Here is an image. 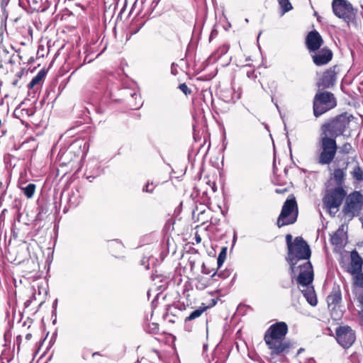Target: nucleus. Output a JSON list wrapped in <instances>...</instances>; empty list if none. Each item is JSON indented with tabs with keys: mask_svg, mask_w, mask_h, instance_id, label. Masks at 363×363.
I'll return each instance as SVG.
<instances>
[{
	"mask_svg": "<svg viewBox=\"0 0 363 363\" xmlns=\"http://www.w3.org/2000/svg\"><path fill=\"white\" fill-rule=\"evenodd\" d=\"M139 29H140V28H138L137 29V30H133L132 28H131L130 30V33L131 35L135 34L139 30Z\"/></svg>",
	"mask_w": 363,
	"mask_h": 363,
	"instance_id": "ea45409f",
	"label": "nucleus"
},
{
	"mask_svg": "<svg viewBox=\"0 0 363 363\" xmlns=\"http://www.w3.org/2000/svg\"><path fill=\"white\" fill-rule=\"evenodd\" d=\"M81 202V198L79 195V191L76 189L75 191L72 190L69 194L68 203L69 207H76Z\"/></svg>",
	"mask_w": 363,
	"mask_h": 363,
	"instance_id": "412c9836",
	"label": "nucleus"
},
{
	"mask_svg": "<svg viewBox=\"0 0 363 363\" xmlns=\"http://www.w3.org/2000/svg\"><path fill=\"white\" fill-rule=\"evenodd\" d=\"M213 35H215V33H213V31H212L211 33L210 40H211V38L213 37Z\"/></svg>",
	"mask_w": 363,
	"mask_h": 363,
	"instance_id": "79ce46f5",
	"label": "nucleus"
},
{
	"mask_svg": "<svg viewBox=\"0 0 363 363\" xmlns=\"http://www.w3.org/2000/svg\"><path fill=\"white\" fill-rule=\"evenodd\" d=\"M342 300V293L339 286H335L333 288L332 291L327 297V303L328 307L335 306L340 303Z\"/></svg>",
	"mask_w": 363,
	"mask_h": 363,
	"instance_id": "f3484780",
	"label": "nucleus"
},
{
	"mask_svg": "<svg viewBox=\"0 0 363 363\" xmlns=\"http://www.w3.org/2000/svg\"><path fill=\"white\" fill-rule=\"evenodd\" d=\"M351 262L348 268V272L351 274H358L362 272L363 260L356 250H353L350 255Z\"/></svg>",
	"mask_w": 363,
	"mask_h": 363,
	"instance_id": "dca6fc26",
	"label": "nucleus"
},
{
	"mask_svg": "<svg viewBox=\"0 0 363 363\" xmlns=\"http://www.w3.org/2000/svg\"><path fill=\"white\" fill-rule=\"evenodd\" d=\"M346 178V172L343 169H335L330 177L333 182L336 185L335 187H343Z\"/></svg>",
	"mask_w": 363,
	"mask_h": 363,
	"instance_id": "6ab92c4d",
	"label": "nucleus"
},
{
	"mask_svg": "<svg viewBox=\"0 0 363 363\" xmlns=\"http://www.w3.org/2000/svg\"><path fill=\"white\" fill-rule=\"evenodd\" d=\"M213 35H215V33H213V31H212L211 33L210 40H211V38L213 37Z\"/></svg>",
	"mask_w": 363,
	"mask_h": 363,
	"instance_id": "a19ab883",
	"label": "nucleus"
},
{
	"mask_svg": "<svg viewBox=\"0 0 363 363\" xmlns=\"http://www.w3.org/2000/svg\"><path fill=\"white\" fill-rule=\"evenodd\" d=\"M298 210L295 197L291 196L288 198L281 208V211L277 218V226L281 228L284 225L294 224L298 218Z\"/></svg>",
	"mask_w": 363,
	"mask_h": 363,
	"instance_id": "7ed1b4c3",
	"label": "nucleus"
},
{
	"mask_svg": "<svg viewBox=\"0 0 363 363\" xmlns=\"http://www.w3.org/2000/svg\"><path fill=\"white\" fill-rule=\"evenodd\" d=\"M47 74L45 69H41L38 73L31 79L28 85V89H33L36 85L40 84V82L44 79Z\"/></svg>",
	"mask_w": 363,
	"mask_h": 363,
	"instance_id": "aec40b11",
	"label": "nucleus"
},
{
	"mask_svg": "<svg viewBox=\"0 0 363 363\" xmlns=\"http://www.w3.org/2000/svg\"><path fill=\"white\" fill-rule=\"evenodd\" d=\"M360 220H361L362 228H363V216H362V218Z\"/></svg>",
	"mask_w": 363,
	"mask_h": 363,
	"instance_id": "a18cd8bd",
	"label": "nucleus"
},
{
	"mask_svg": "<svg viewBox=\"0 0 363 363\" xmlns=\"http://www.w3.org/2000/svg\"><path fill=\"white\" fill-rule=\"evenodd\" d=\"M155 187V186L153 184L152 182H148L143 188V191L147 193H152Z\"/></svg>",
	"mask_w": 363,
	"mask_h": 363,
	"instance_id": "c85d7f7f",
	"label": "nucleus"
},
{
	"mask_svg": "<svg viewBox=\"0 0 363 363\" xmlns=\"http://www.w3.org/2000/svg\"><path fill=\"white\" fill-rule=\"evenodd\" d=\"M362 203V195L359 191H354L347 197L343 207V213L345 215L353 218L359 214Z\"/></svg>",
	"mask_w": 363,
	"mask_h": 363,
	"instance_id": "9d476101",
	"label": "nucleus"
},
{
	"mask_svg": "<svg viewBox=\"0 0 363 363\" xmlns=\"http://www.w3.org/2000/svg\"><path fill=\"white\" fill-rule=\"evenodd\" d=\"M216 276V272H215L213 275H212V277H215Z\"/></svg>",
	"mask_w": 363,
	"mask_h": 363,
	"instance_id": "49530a36",
	"label": "nucleus"
},
{
	"mask_svg": "<svg viewBox=\"0 0 363 363\" xmlns=\"http://www.w3.org/2000/svg\"><path fill=\"white\" fill-rule=\"evenodd\" d=\"M288 332V326L284 322H279L272 325L266 331L264 337L271 339H284Z\"/></svg>",
	"mask_w": 363,
	"mask_h": 363,
	"instance_id": "9b49d317",
	"label": "nucleus"
},
{
	"mask_svg": "<svg viewBox=\"0 0 363 363\" xmlns=\"http://www.w3.org/2000/svg\"><path fill=\"white\" fill-rule=\"evenodd\" d=\"M331 243L335 246H340L342 244V232L337 230L330 239Z\"/></svg>",
	"mask_w": 363,
	"mask_h": 363,
	"instance_id": "393cba45",
	"label": "nucleus"
},
{
	"mask_svg": "<svg viewBox=\"0 0 363 363\" xmlns=\"http://www.w3.org/2000/svg\"><path fill=\"white\" fill-rule=\"evenodd\" d=\"M195 240H196V243H200L201 242V238H200V236L198 234H196Z\"/></svg>",
	"mask_w": 363,
	"mask_h": 363,
	"instance_id": "4c0bfd02",
	"label": "nucleus"
},
{
	"mask_svg": "<svg viewBox=\"0 0 363 363\" xmlns=\"http://www.w3.org/2000/svg\"><path fill=\"white\" fill-rule=\"evenodd\" d=\"M337 105L333 94L329 91L317 93L313 99V114L319 117Z\"/></svg>",
	"mask_w": 363,
	"mask_h": 363,
	"instance_id": "423d86ee",
	"label": "nucleus"
},
{
	"mask_svg": "<svg viewBox=\"0 0 363 363\" xmlns=\"http://www.w3.org/2000/svg\"><path fill=\"white\" fill-rule=\"evenodd\" d=\"M171 72H172V74H174V75H175L177 74V70L174 68V63L172 64Z\"/></svg>",
	"mask_w": 363,
	"mask_h": 363,
	"instance_id": "e433bc0d",
	"label": "nucleus"
},
{
	"mask_svg": "<svg viewBox=\"0 0 363 363\" xmlns=\"http://www.w3.org/2000/svg\"><path fill=\"white\" fill-rule=\"evenodd\" d=\"M20 188L28 199H31L35 194L36 185L33 183H30L26 186H21Z\"/></svg>",
	"mask_w": 363,
	"mask_h": 363,
	"instance_id": "4be33fe9",
	"label": "nucleus"
},
{
	"mask_svg": "<svg viewBox=\"0 0 363 363\" xmlns=\"http://www.w3.org/2000/svg\"><path fill=\"white\" fill-rule=\"evenodd\" d=\"M351 174L353 179L355 180L358 182L363 181V170L359 164H357L354 167L352 171L351 172Z\"/></svg>",
	"mask_w": 363,
	"mask_h": 363,
	"instance_id": "5701e85b",
	"label": "nucleus"
},
{
	"mask_svg": "<svg viewBox=\"0 0 363 363\" xmlns=\"http://www.w3.org/2000/svg\"><path fill=\"white\" fill-rule=\"evenodd\" d=\"M152 325L153 326V327H152V329L153 332H157L158 330V325H157V324L152 323Z\"/></svg>",
	"mask_w": 363,
	"mask_h": 363,
	"instance_id": "58836bf2",
	"label": "nucleus"
},
{
	"mask_svg": "<svg viewBox=\"0 0 363 363\" xmlns=\"http://www.w3.org/2000/svg\"><path fill=\"white\" fill-rule=\"evenodd\" d=\"M292 235L290 234H288L286 235V242L287 244L288 250L290 249V247L294 245V241H292Z\"/></svg>",
	"mask_w": 363,
	"mask_h": 363,
	"instance_id": "2f4dec72",
	"label": "nucleus"
},
{
	"mask_svg": "<svg viewBox=\"0 0 363 363\" xmlns=\"http://www.w3.org/2000/svg\"><path fill=\"white\" fill-rule=\"evenodd\" d=\"M337 79V73L335 67L330 68L326 70L320 81L318 82V86L321 89H327L333 86Z\"/></svg>",
	"mask_w": 363,
	"mask_h": 363,
	"instance_id": "4468645a",
	"label": "nucleus"
},
{
	"mask_svg": "<svg viewBox=\"0 0 363 363\" xmlns=\"http://www.w3.org/2000/svg\"><path fill=\"white\" fill-rule=\"evenodd\" d=\"M206 308H207V307L204 306V307H200V308L193 311L189 314V315L185 318V321H190V320H192L194 319L199 318L206 311Z\"/></svg>",
	"mask_w": 363,
	"mask_h": 363,
	"instance_id": "b1692460",
	"label": "nucleus"
},
{
	"mask_svg": "<svg viewBox=\"0 0 363 363\" xmlns=\"http://www.w3.org/2000/svg\"><path fill=\"white\" fill-rule=\"evenodd\" d=\"M311 255V249L307 242L301 237L295 238L294 245L290 247L286 257L290 264L291 272L295 273L296 265L301 261H309Z\"/></svg>",
	"mask_w": 363,
	"mask_h": 363,
	"instance_id": "f257e3e1",
	"label": "nucleus"
},
{
	"mask_svg": "<svg viewBox=\"0 0 363 363\" xmlns=\"http://www.w3.org/2000/svg\"><path fill=\"white\" fill-rule=\"evenodd\" d=\"M298 287L308 303L313 306H315L318 301L313 286L311 284H308L307 286Z\"/></svg>",
	"mask_w": 363,
	"mask_h": 363,
	"instance_id": "a211bd4d",
	"label": "nucleus"
},
{
	"mask_svg": "<svg viewBox=\"0 0 363 363\" xmlns=\"http://www.w3.org/2000/svg\"><path fill=\"white\" fill-rule=\"evenodd\" d=\"M335 339L343 348L348 349L355 342L356 334L351 327L340 325L335 330Z\"/></svg>",
	"mask_w": 363,
	"mask_h": 363,
	"instance_id": "1a4fd4ad",
	"label": "nucleus"
},
{
	"mask_svg": "<svg viewBox=\"0 0 363 363\" xmlns=\"http://www.w3.org/2000/svg\"><path fill=\"white\" fill-rule=\"evenodd\" d=\"M350 123L346 114H341L321 126V135L335 139L343 134Z\"/></svg>",
	"mask_w": 363,
	"mask_h": 363,
	"instance_id": "f03ea898",
	"label": "nucleus"
},
{
	"mask_svg": "<svg viewBox=\"0 0 363 363\" xmlns=\"http://www.w3.org/2000/svg\"><path fill=\"white\" fill-rule=\"evenodd\" d=\"M226 252H227L226 247H223L221 251L220 252L218 259H217L218 267H220L223 265V262H225V258H226Z\"/></svg>",
	"mask_w": 363,
	"mask_h": 363,
	"instance_id": "bb28decb",
	"label": "nucleus"
},
{
	"mask_svg": "<svg viewBox=\"0 0 363 363\" xmlns=\"http://www.w3.org/2000/svg\"><path fill=\"white\" fill-rule=\"evenodd\" d=\"M357 300L362 306H363V289L357 293Z\"/></svg>",
	"mask_w": 363,
	"mask_h": 363,
	"instance_id": "72a5a7b5",
	"label": "nucleus"
},
{
	"mask_svg": "<svg viewBox=\"0 0 363 363\" xmlns=\"http://www.w3.org/2000/svg\"><path fill=\"white\" fill-rule=\"evenodd\" d=\"M247 76L249 78L254 79L256 77L255 75V71L254 70H250L247 72Z\"/></svg>",
	"mask_w": 363,
	"mask_h": 363,
	"instance_id": "f704fd0d",
	"label": "nucleus"
},
{
	"mask_svg": "<svg viewBox=\"0 0 363 363\" xmlns=\"http://www.w3.org/2000/svg\"><path fill=\"white\" fill-rule=\"evenodd\" d=\"M320 152L317 159L318 164L321 165L330 164L334 160L337 152V143L334 138L328 135H321L320 140Z\"/></svg>",
	"mask_w": 363,
	"mask_h": 363,
	"instance_id": "39448f33",
	"label": "nucleus"
},
{
	"mask_svg": "<svg viewBox=\"0 0 363 363\" xmlns=\"http://www.w3.org/2000/svg\"><path fill=\"white\" fill-rule=\"evenodd\" d=\"M332 9L334 14L339 18H342L347 26L354 21L356 13L354 9L347 0H333Z\"/></svg>",
	"mask_w": 363,
	"mask_h": 363,
	"instance_id": "0eeeda50",
	"label": "nucleus"
},
{
	"mask_svg": "<svg viewBox=\"0 0 363 363\" xmlns=\"http://www.w3.org/2000/svg\"><path fill=\"white\" fill-rule=\"evenodd\" d=\"M323 43V40L316 30L310 31L306 38V45L310 52L318 51Z\"/></svg>",
	"mask_w": 363,
	"mask_h": 363,
	"instance_id": "f8f14e48",
	"label": "nucleus"
},
{
	"mask_svg": "<svg viewBox=\"0 0 363 363\" xmlns=\"http://www.w3.org/2000/svg\"><path fill=\"white\" fill-rule=\"evenodd\" d=\"M279 4L282 9V14L291 11L293 7L289 0H278Z\"/></svg>",
	"mask_w": 363,
	"mask_h": 363,
	"instance_id": "a878e982",
	"label": "nucleus"
},
{
	"mask_svg": "<svg viewBox=\"0 0 363 363\" xmlns=\"http://www.w3.org/2000/svg\"><path fill=\"white\" fill-rule=\"evenodd\" d=\"M303 350V349L302 348H300L298 350V354H300L301 352H302V351Z\"/></svg>",
	"mask_w": 363,
	"mask_h": 363,
	"instance_id": "37998d69",
	"label": "nucleus"
},
{
	"mask_svg": "<svg viewBox=\"0 0 363 363\" xmlns=\"http://www.w3.org/2000/svg\"><path fill=\"white\" fill-rule=\"evenodd\" d=\"M353 278V283L357 286H359L363 289V273L359 272L358 274H354Z\"/></svg>",
	"mask_w": 363,
	"mask_h": 363,
	"instance_id": "cd10ccee",
	"label": "nucleus"
},
{
	"mask_svg": "<svg viewBox=\"0 0 363 363\" xmlns=\"http://www.w3.org/2000/svg\"><path fill=\"white\" fill-rule=\"evenodd\" d=\"M286 191V189H276L275 192L277 194H284Z\"/></svg>",
	"mask_w": 363,
	"mask_h": 363,
	"instance_id": "c9c22d12",
	"label": "nucleus"
},
{
	"mask_svg": "<svg viewBox=\"0 0 363 363\" xmlns=\"http://www.w3.org/2000/svg\"><path fill=\"white\" fill-rule=\"evenodd\" d=\"M346 196L347 191L343 187L327 189L323 199V204L330 215L335 216Z\"/></svg>",
	"mask_w": 363,
	"mask_h": 363,
	"instance_id": "20e7f679",
	"label": "nucleus"
},
{
	"mask_svg": "<svg viewBox=\"0 0 363 363\" xmlns=\"http://www.w3.org/2000/svg\"><path fill=\"white\" fill-rule=\"evenodd\" d=\"M266 345L268 348L272 350V354L278 355L284 352L288 347L289 345L282 342L283 339H271L268 337H264Z\"/></svg>",
	"mask_w": 363,
	"mask_h": 363,
	"instance_id": "ddd939ff",
	"label": "nucleus"
},
{
	"mask_svg": "<svg viewBox=\"0 0 363 363\" xmlns=\"http://www.w3.org/2000/svg\"><path fill=\"white\" fill-rule=\"evenodd\" d=\"M179 89L185 94L188 95L191 93V90L188 88L185 83L181 84L179 86Z\"/></svg>",
	"mask_w": 363,
	"mask_h": 363,
	"instance_id": "7c9ffc66",
	"label": "nucleus"
},
{
	"mask_svg": "<svg viewBox=\"0 0 363 363\" xmlns=\"http://www.w3.org/2000/svg\"><path fill=\"white\" fill-rule=\"evenodd\" d=\"M240 98V93H234L233 96L228 100H227L228 102L235 103L236 101H238Z\"/></svg>",
	"mask_w": 363,
	"mask_h": 363,
	"instance_id": "473e14b6",
	"label": "nucleus"
},
{
	"mask_svg": "<svg viewBox=\"0 0 363 363\" xmlns=\"http://www.w3.org/2000/svg\"><path fill=\"white\" fill-rule=\"evenodd\" d=\"M298 272L296 277V281L298 286H307L308 284H312L313 280V269L310 261H305L300 263L298 266L296 265L295 274Z\"/></svg>",
	"mask_w": 363,
	"mask_h": 363,
	"instance_id": "6e6552de",
	"label": "nucleus"
},
{
	"mask_svg": "<svg viewBox=\"0 0 363 363\" xmlns=\"http://www.w3.org/2000/svg\"><path fill=\"white\" fill-rule=\"evenodd\" d=\"M351 150L352 145L350 143H346L340 147V152L343 154H348Z\"/></svg>",
	"mask_w": 363,
	"mask_h": 363,
	"instance_id": "c756f323",
	"label": "nucleus"
},
{
	"mask_svg": "<svg viewBox=\"0 0 363 363\" xmlns=\"http://www.w3.org/2000/svg\"><path fill=\"white\" fill-rule=\"evenodd\" d=\"M57 300H55L54 303H53V306H55L57 305Z\"/></svg>",
	"mask_w": 363,
	"mask_h": 363,
	"instance_id": "c03bdc74",
	"label": "nucleus"
},
{
	"mask_svg": "<svg viewBox=\"0 0 363 363\" xmlns=\"http://www.w3.org/2000/svg\"><path fill=\"white\" fill-rule=\"evenodd\" d=\"M312 55L314 64L317 66H321L328 63L333 57V52L329 49H322Z\"/></svg>",
	"mask_w": 363,
	"mask_h": 363,
	"instance_id": "2eb2a0df",
	"label": "nucleus"
}]
</instances>
